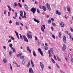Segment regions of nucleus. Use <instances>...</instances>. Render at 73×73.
Masks as SVG:
<instances>
[{
    "instance_id": "obj_61",
    "label": "nucleus",
    "mask_w": 73,
    "mask_h": 73,
    "mask_svg": "<svg viewBox=\"0 0 73 73\" xmlns=\"http://www.w3.org/2000/svg\"><path fill=\"white\" fill-rule=\"evenodd\" d=\"M10 13L9 12H8V15L9 16H10Z\"/></svg>"
},
{
    "instance_id": "obj_56",
    "label": "nucleus",
    "mask_w": 73,
    "mask_h": 73,
    "mask_svg": "<svg viewBox=\"0 0 73 73\" xmlns=\"http://www.w3.org/2000/svg\"><path fill=\"white\" fill-rule=\"evenodd\" d=\"M9 23H10V24H12V21L10 20V21H9Z\"/></svg>"
},
{
    "instance_id": "obj_37",
    "label": "nucleus",
    "mask_w": 73,
    "mask_h": 73,
    "mask_svg": "<svg viewBox=\"0 0 73 73\" xmlns=\"http://www.w3.org/2000/svg\"><path fill=\"white\" fill-rule=\"evenodd\" d=\"M52 37L53 38H54V39H55V38H56V37L54 35H52Z\"/></svg>"
},
{
    "instance_id": "obj_5",
    "label": "nucleus",
    "mask_w": 73,
    "mask_h": 73,
    "mask_svg": "<svg viewBox=\"0 0 73 73\" xmlns=\"http://www.w3.org/2000/svg\"><path fill=\"white\" fill-rule=\"evenodd\" d=\"M23 37L24 38V41H26V42H28V39H27V38L26 36H25V35H23Z\"/></svg>"
},
{
    "instance_id": "obj_60",
    "label": "nucleus",
    "mask_w": 73,
    "mask_h": 73,
    "mask_svg": "<svg viewBox=\"0 0 73 73\" xmlns=\"http://www.w3.org/2000/svg\"><path fill=\"white\" fill-rule=\"evenodd\" d=\"M19 54V56H20L22 54V53H20Z\"/></svg>"
},
{
    "instance_id": "obj_38",
    "label": "nucleus",
    "mask_w": 73,
    "mask_h": 73,
    "mask_svg": "<svg viewBox=\"0 0 73 73\" xmlns=\"http://www.w3.org/2000/svg\"><path fill=\"white\" fill-rule=\"evenodd\" d=\"M18 5L21 8L22 7V6H21V4H20V3H18Z\"/></svg>"
},
{
    "instance_id": "obj_31",
    "label": "nucleus",
    "mask_w": 73,
    "mask_h": 73,
    "mask_svg": "<svg viewBox=\"0 0 73 73\" xmlns=\"http://www.w3.org/2000/svg\"><path fill=\"white\" fill-rule=\"evenodd\" d=\"M51 59L53 63L54 64H55V61H54V60H53V58H51Z\"/></svg>"
},
{
    "instance_id": "obj_51",
    "label": "nucleus",
    "mask_w": 73,
    "mask_h": 73,
    "mask_svg": "<svg viewBox=\"0 0 73 73\" xmlns=\"http://www.w3.org/2000/svg\"><path fill=\"white\" fill-rule=\"evenodd\" d=\"M20 13L21 15H23V11H20Z\"/></svg>"
},
{
    "instance_id": "obj_23",
    "label": "nucleus",
    "mask_w": 73,
    "mask_h": 73,
    "mask_svg": "<svg viewBox=\"0 0 73 73\" xmlns=\"http://www.w3.org/2000/svg\"><path fill=\"white\" fill-rule=\"evenodd\" d=\"M33 53L34 56H35V57H36V53H35V50H34L33 51Z\"/></svg>"
},
{
    "instance_id": "obj_49",
    "label": "nucleus",
    "mask_w": 73,
    "mask_h": 73,
    "mask_svg": "<svg viewBox=\"0 0 73 73\" xmlns=\"http://www.w3.org/2000/svg\"><path fill=\"white\" fill-rule=\"evenodd\" d=\"M35 39L37 41L38 40V39H37V37H36V36H35Z\"/></svg>"
},
{
    "instance_id": "obj_45",
    "label": "nucleus",
    "mask_w": 73,
    "mask_h": 73,
    "mask_svg": "<svg viewBox=\"0 0 73 73\" xmlns=\"http://www.w3.org/2000/svg\"><path fill=\"white\" fill-rule=\"evenodd\" d=\"M4 13L5 15V14L7 13V10H4Z\"/></svg>"
},
{
    "instance_id": "obj_20",
    "label": "nucleus",
    "mask_w": 73,
    "mask_h": 73,
    "mask_svg": "<svg viewBox=\"0 0 73 73\" xmlns=\"http://www.w3.org/2000/svg\"><path fill=\"white\" fill-rule=\"evenodd\" d=\"M3 61L4 63H7V60L6 59H5V58H3Z\"/></svg>"
},
{
    "instance_id": "obj_46",
    "label": "nucleus",
    "mask_w": 73,
    "mask_h": 73,
    "mask_svg": "<svg viewBox=\"0 0 73 73\" xmlns=\"http://www.w3.org/2000/svg\"><path fill=\"white\" fill-rule=\"evenodd\" d=\"M48 23H51V20L50 19H49L48 21Z\"/></svg>"
},
{
    "instance_id": "obj_29",
    "label": "nucleus",
    "mask_w": 73,
    "mask_h": 73,
    "mask_svg": "<svg viewBox=\"0 0 73 73\" xmlns=\"http://www.w3.org/2000/svg\"><path fill=\"white\" fill-rule=\"evenodd\" d=\"M54 58L55 60H57V58H56V56L55 55H54Z\"/></svg>"
},
{
    "instance_id": "obj_64",
    "label": "nucleus",
    "mask_w": 73,
    "mask_h": 73,
    "mask_svg": "<svg viewBox=\"0 0 73 73\" xmlns=\"http://www.w3.org/2000/svg\"><path fill=\"white\" fill-rule=\"evenodd\" d=\"M35 3L36 4H38V2L36 1H35Z\"/></svg>"
},
{
    "instance_id": "obj_10",
    "label": "nucleus",
    "mask_w": 73,
    "mask_h": 73,
    "mask_svg": "<svg viewBox=\"0 0 73 73\" xmlns=\"http://www.w3.org/2000/svg\"><path fill=\"white\" fill-rule=\"evenodd\" d=\"M25 8L26 11H28L29 7H28V6H27L26 4L25 5Z\"/></svg>"
},
{
    "instance_id": "obj_8",
    "label": "nucleus",
    "mask_w": 73,
    "mask_h": 73,
    "mask_svg": "<svg viewBox=\"0 0 73 73\" xmlns=\"http://www.w3.org/2000/svg\"><path fill=\"white\" fill-rule=\"evenodd\" d=\"M60 25L61 27H64L65 26V23L63 22H61Z\"/></svg>"
},
{
    "instance_id": "obj_55",
    "label": "nucleus",
    "mask_w": 73,
    "mask_h": 73,
    "mask_svg": "<svg viewBox=\"0 0 73 73\" xmlns=\"http://www.w3.org/2000/svg\"><path fill=\"white\" fill-rule=\"evenodd\" d=\"M23 15H21V14H20V16H21V17H22V18L24 19V16H23Z\"/></svg>"
},
{
    "instance_id": "obj_44",
    "label": "nucleus",
    "mask_w": 73,
    "mask_h": 73,
    "mask_svg": "<svg viewBox=\"0 0 73 73\" xmlns=\"http://www.w3.org/2000/svg\"><path fill=\"white\" fill-rule=\"evenodd\" d=\"M64 11H66V7H64Z\"/></svg>"
},
{
    "instance_id": "obj_24",
    "label": "nucleus",
    "mask_w": 73,
    "mask_h": 73,
    "mask_svg": "<svg viewBox=\"0 0 73 73\" xmlns=\"http://www.w3.org/2000/svg\"><path fill=\"white\" fill-rule=\"evenodd\" d=\"M41 28L42 31L43 32H44L45 31H44V29L43 28V27H42V26H41Z\"/></svg>"
},
{
    "instance_id": "obj_4",
    "label": "nucleus",
    "mask_w": 73,
    "mask_h": 73,
    "mask_svg": "<svg viewBox=\"0 0 73 73\" xmlns=\"http://www.w3.org/2000/svg\"><path fill=\"white\" fill-rule=\"evenodd\" d=\"M40 67L42 69V70H43V69L44 68V65L41 62H40Z\"/></svg>"
},
{
    "instance_id": "obj_53",
    "label": "nucleus",
    "mask_w": 73,
    "mask_h": 73,
    "mask_svg": "<svg viewBox=\"0 0 73 73\" xmlns=\"http://www.w3.org/2000/svg\"><path fill=\"white\" fill-rule=\"evenodd\" d=\"M39 7L40 9H42V7H41V5H40L39 6Z\"/></svg>"
},
{
    "instance_id": "obj_42",
    "label": "nucleus",
    "mask_w": 73,
    "mask_h": 73,
    "mask_svg": "<svg viewBox=\"0 0 73 73\" xmlns=\"http://www.w3.org/2000/svg\"><path fill=\"white\" fill-rule=\"evenodd\" d=\"M68 57H70V56H71V55L70 54V53H68Z\"/></svg>"
},
{
    "instance_id": "obj_17",
    "label": "nucleus",
    "mask_w": 73,
    "mask_h": 73,
    "mask_svg": "<svg viewBox=\"0 0 73 73\" xmlns=\"http://www.w3.org/2000/svg\"><path fill=\"white\" fill-rule=\"evenodd\" d=\"M31 62L32 64V66L33 67H34V64H33V61H32V60L31 59Z\"/></svg>"
},
{
    "instance_id": "obj_40",
    "label": "nucleus",
    "mask_w": 73,
    "mask_h": 73,
    "mask_svg": "<svg viewBox=\"0 0 73 73\" xmlns=\"http://www.w3.org/2000/svg\"><path fill=\"white\" fill-rule=\"evenodd\" d=\"M52 25H53V26H54V27H56V26H57L56 25V24H55V23H53Z\"/></svg>"
},
{
    "instance_id": "obj_52",
    "label": "nucleus",
    "mask_w": 73,
    "mask_h": 73,
    "mask_svg": "<svg viewBox=\"0 0 73 73\" xmlns=\"http://www.w3.org/2000/svg\"><path fill=\"white\" fill-rule=\"evenodd\" d=\"M42 26L44 29H45V25H42Z\"/></svg>"
},
{
    "instance_id": "obj_57",
    "label": "nucleus",
    "mask_w": 73,
    "mask_h": 73,
    "mask_svg": "<svg viewBox=\"0 0 73 73\" xmlns=\"http://www.w3.org/2000/svg\"><path fill=\"white\" fill-rule=\"evenodd\" d=\"M16 65H17V67H19V68H20V65L19 66V65H18V64H17Z\"/></svg>"
},
{
    "instance_id": "obj_2",
    "label": "nucleus",
    "mask_w": 73,
    "mask_h": 73,
    "mask_svg": "<svg viewBox=\"0 0 73 73\" xmlns=\"http://www.w3.org/2000/svg\"><path fill=\"white\" fill-rule=\"evenodd\" d=\"M46 6L48 10L49 11H51V9L50 8V5L48 3H47L46 4Z\"/></svg>"
},
{
    "instance_id": "obj_59",
    "label": "nucleus",
    "mask_w": 73,
    "mask_h": 73,
    "mask_svg": "<svg viewBox=\"0 0 73 73\" xmlns=\"http://www.w3.org/2000/svg\"><path fill=\"white\" fill-rule=\"evenodd\" d=\"M56 66L57 68H58L59 69H60V67H59V66L57 65V64H56Z\"/></svg>"
},
{
    "instance_id": "obj_26",
    "label": "nucleus",
    "mask_w": 73,
    "mask_h": 73,
    "mask_svg": "<svg viewBox=\"0 0 73 73\" xmlns=\"http://www.w3.org/2000/svg\"><path fill=\"white\" fill-rule=\"evenodd\" d=\"M24 16L25 19H26V13H25V11H24Z\"/></svg>"
},
{
    "instance_id": "obj_15",
    "label": "nucleus",
    "mask_w": 73,
    "mask_h": 73,
    "mask_svg": "<svg viewBox=\"0 0 73 73\" xmlns=\"http://www.w3.org/2000/svg\"><path fill=\"white\" fill-rule=\"evenodd\" d=\"M42 9L44 11H46V8L44 6H42Z\"/></svg>"
},
{
    "instance_id": "obj_50",
    "label": "nucleus",
    "mask_w": 73,
    "mask_h": 73,
    "mask_svg": "<svg viewBox=\"0 0 73 73\" xmlns=\"http://www.w3.org/2000/svg\"><path fill=\"white\" fill-rule=\"evenodd\" d=\"M15 16L16 17H17V13L16 12H15Z\"/></svg>"
},
{
    "instance_id": "obj_43",
    "label": "nucleus",
    "mask_w": 73,
    "mask_h": 73,
    "mask_svg": "<svg viewBox=\"0 0 73 73\" xmlns=\"http://www.w3.org/2000/svg\"><path fill=\"white\" fill-rule=\"evenodd\" d=\"M14 4L15 5V7H16V6L18 5L17 4V3L16 2H15L14 3Z\"/></svg>"
},
{
    "instance_id": "obj_11",
    "label": "nucleus",
    "mask_w": 73,
    "mask_h": 73,
    "mask_svg": "<svg viewBox=\"0 0 73 73\" xmlns=\"http://www.w3.org/2000/svg\"><path fill=\"white\" fill-rule=\"evenodd\" d=\"M15 33L16 35L19 40L20 39V38H19V34L17 32H16V31H15Z\"/></svg>"
},
{
    "instance_id": "obj_32",
    "label": "nucleus",
    "mask_w": 73,
    "mask_h": 73,
    "mask_svg": "<svg viewBox=\"0 0 73 73\" xmlns=\"http://www.w3.org/2000/svg\"><path fill=\"white\" fill-rule=\"evenodd\" d=\"M70 30L71 31V32H73V29L71 28V27H70Z\"/></svg>"
},
{
    "instance_id": "obj_19",
    "label": "nucleus",
    "mask_w": 73,
    "mask_h": 73,
    "mask_svg": "<svg viewBox=\"0 0 73 73\" xmlns=\"http://www.w3.org/2000/svg\"><path fill=\"white\" fill-rule=\"evenodd\" d=\"M37 42L38 43V46H40L39 45L41 44V41L39 40H38L37 41Z\"/></svg>"
},
{
    "instance_id": "obj_25",
    "label": "nucleus",
    "mask_w": 73,
    "mask_h": 73,
    "mask_svg": "<svg viewBox=\"0 0 73 73\" xmlns=\"http://www.w3.org/2000/svg\"><path fill=\"white\" fill-rule=\"evenodd\" d=\"M61 33V32H59V33L58 35V37L59 38H61V35H62Z\"/></svg>"
},
{
    "instance_id": "obj_28",
    "label": "nucleus",
    "mask_w": 73,
    "mask_h": 73,
    "mask_svg": "<svg viewBox=\"0 0 73 73\" xmlns=\"http://www.w3.org/2000/svg\"><path fill=\"white\" fill-rule=\"evenodd\" d=\"M44 49L45 50H47L48 49V46H44Z\"/></svg>"
},
{
    "instance_id": "obj_18",
    "label": "nucleus",
    "mask_w": 73,
    "mask_h": 73,
    "mask_svg": "<svg viewBox=\"0 0 73 73\" xmlns=\"http://www.w3.org/2000/svg\"><path fill=\"white\" fill-rule=\"evenodd\" d=\"M34 20L35 21V22H36L37 23H40V21L38 20H37V19H34Z\"/></svg>"
},
{
    "instance_id": "obj_36",
    "label": "nucleus",
    "mask_w": 73,
    "mask_h": 73,
    "mask_svg": "<svg viewBox=\"0 0 73 73\" xmlns=\"http://www.w3.org/2000/svg\"><path fill=\"white\" fill-rule=\"evenodd\" d=\"M22 64L23 65H24V64H25V62L24 61V60H22Z\"/></svg>"
},
{
    "instance_id": "obj_63",
    "label": "nucleus",
    "mask_w": 73,
    "mask_h": 73,
    "mask_svg": "<svg viewBox=\"0 0 73 73\" xmlns=\"http://www.w3.org/2000/svg\"><path fill=\"white\" fill-rule=\"evenodd\" d=\"M30 61L29 60L28 61V64L30 65Z\"/></svg>"
},
{
    "instance_id": "obj_16",
    "label": "nucleus",
    "mask_w": 73,
    "mask_h": 73,
    "mask_svg": "<svg viewBox=\"0 0 73 73\" xmlns=\"http://www.w3.org/2000/svg\"><path fill=\"white\" fill-rule=\"evenodd\" d=\"M56 57L57 58V59L58 61H60V62H61V59L59 58V57L58 56H56Z\"/></svg>"
},
{
    "instance_id": "obj_34",
    "label": "nucleus",
    "mask_w": 73,
    "mask_h": 73,
    "mask_svg": "<svg viewBox=\"0 0 73 73\" xmlns=\"http://www.w3.org/2000/svg\"><path fill=\"white\" fill-rule=\"evenodd\" d=\"M37 12H38V13H40V11H39V9H38L37 10Z\"/></svg>"
},
{
    "instance_id": "obj_35",
    "label": "nucleus",
    "mask_w": 73,
    "mask_h": 73,
    "mask_svg": "<svg viewBox=\"0 0 73 73\" xmlns=\"http://www.w3.org/2000/svg\"><path fill=\"white\" fill-rule=\"evenodd\" d=\"M24 56H20V58L21 60H22V59H23L24 58Z\"/></svg>"
},
{
    "instance_id": "obj_1",
    "label": "nucleus",
    "mask_w": 73,
    "mask_h": 73,
    "mask_svg": "<svg viewBox=\"0 0 73 73\" xmlns=\"http://www.w3.org/2000/svg\"><path fill=\"white\" fill-rule=\"evenodd\" d=\"M27 37L28 38L31 39L32 38V35H31V33L30 31H29V33H27Z\"/></svg>"
},
{
    "instance_id": "obj_7",
    "label": "nucleus",
    "mask_w": 73,
    "mask_h": 73,
    "mask_svg": "<svg viewBox=\"0 0 73 73\" xmlns=\"http://www.w3.org/2000/svg\"><path fill=\"white\" fill-rule=\"evenodd\" d=\"M29 73H34V72L33 70V69L32 68H30L29 69Z\"/></svg>"
},
{
    "instance_id": "obj_14",
    "label": "nucleus",
    "mask_w": 73,
    "mask_h": 73,
    "mask_svg": "<svg viewBox=\"0 0 73 73\" xmlns=\"http://www.w3.org/2000/svg\"><path fill=\"white\" fill-rule=\"evenodd\" d=\"M48 53L49 55V57H51L52 56V54L50 53V51L49 50H48Z\"/></svg>"
},
{
    "instance_id": "obj_13",
    "label": "nucleus",
    "mask_w": 73,
    "mask_h": 73,
    "mask_svg": "<svg viewBox=\"0 0 73 73\" xmlns=\"http://www.w3.org/2000/svg\"><path fill=\"white\" fill-rule=\"evenodd\" d=\"M66 49V45L65 44H64L62 48V49L63 50H65Z\"/></svg>"
},
{
    "instance_id": "obj_27",
    "label": "nucleus",
    "mask_w": 73,
    "mask_h": 73,
    "mask_svg": "<svg viewBox=\"0 0 73 73\" xmlns=\"http://www.w3.org/2000/svg\"><path fill=\"white\" fill-rule=\"evenodd\" d=\"M12 51H10L9 52V54L10 56H11L12 54Z\"/></svg>"
},
{
    "instance_id": "obj_41",
    "label": "nucleus",
    "mask_w": 73,
    "mask_h": 73,
    "mask_svg": "<svg viewBox=\"0 0 73 73\" xmlns=\"http://www.w3.org/2000/svg\"><path fill=\"white\" fill-rule=\"evenodd\" d=\"M38 50L39 52H40L41 51V49L40 48H38Z\"/></svg>"
},
{
    "instance_id": "obj_54",
    "label": "nucleus",
    "mask_w": 73,
    "mask_h": 73,
    "mask_svg": "<svg viewBox=\"0 0 73 73\" xmlns=\"http://www.w3.org/2000/svg\"><path fill=\"white\" fill-rule=\"evenodd\" d=\"M65 33H66V34H68V35H69V33H68V31H65Z\"/></svg>"
},
{
    "instance_id": "obj_21",
    "label": "nucleus",
    "mask_w": 73,
    "mask_h": 73,
    "mask_svg": "<svg viewBox=\"0 0 73 73\" xmlns=\"http://www.w3.org/2000/svg\"><path fill=\"white\" fill-rule=\"evenodd\" d=\"M67 10L68 12H69V13H70V12H71V11H70V8H68Z\"/></svg>"
},
{
    "instance_id": "obj_12",
    "label": "nucleus",
    "mask_w": 73,
    "mask_h": 73,
    "mask_svg": "<svg viewBox=\"0 0 73 73\" xmlns=\"http://www.w3.org/2000/svg\"><path fill=\"white\" fill-rule=\"evenodd\" d=\"M56 13L57 15H61V12H60L58 10H56Z\"/></svg>"
},
{
    "instance_id": "obj_33",
    "label": "nucleus",
    "mask_w": 73,
    "mask_h": 73,
    "mask_svg": "<svg viewBox=\"0 0 73 73\" xmlns=\"http://www.w3.org/2000/svg\"><path fill=\"white\" fill-rule=\"evenodd\" d=\"M12 46H13V45H12V43H11L9 44V47L10 48H12Z\"/></svg>"
},
{
    "instance_id": "obj_39",
    "label": "nucleus",
    "mask_w": 73,
    "mask_h": 73,
    "mask_svg": "<svg viewBox=\"0 0 73 73\" xmlns=\"http://www.w3.org/2000/svg\"><path fill=\"white\" fill-rule=\"evenodd\" d=\"M19 35L20 36L21 39V40H23V36H22V35H21V34H19Z\"/></svg>"
},
{
    "instance_id": "obj_48",
    "label": "nucleus",
    "mask_w": 73,
    "mask_h": 73,
    "mask_svg": "<svg viewBox=\"0 0 73 73\" xmlns=\"http://www.w3.org/2000/svg\"><path fill=\"white\" fill-rule=\"evenodd\" d=\"M16 24L17 25H20V23H19L17 22L16 23Z\"/></svg>"
},
{
    "instance_id": "obj_62",
    "label": "nucleus",
    "mask_w": 73,
    "mask_h": 73,
    "mask_svg": "<svg viewBox=\"0 0 73 73\" xmlns=\"http://www.w3.org/2000/svg\"><path fill=\"white\" fill-rule=\"evenodd\" d=\"M30 65V64H28L27 65V67H28V68H29V66Z\"/></svg>"
},
{
    "instance_id": "obj_47",
    "label": "nucleus",
    "mask_w": 73,
    "mask_h": 73,
    "mask_svg": "<svg viewBox=\"0 0 73 73\" xmlns=\"http://www.w3.org/2000/svg\"><path fill=\"white\" fill-rule=\"evenodd\" d=\"M40 53V54L42 55V56L43 55V53H42V52L41 51L39 52Z\"/></svg>"
},
{
    "instance_id": "obj_9",
    "label": "nucleus",
    "mask_w": 73,
    "mask_h": 73,
    "mask_svg": "<svg viewBox=\"0 0 73 73\" xmlns=\"http://www.w3.org/2000/svg\"><path fill=\"white\" fill-rule=\"evenodd\" d=\"M50 50L52 54H54V50H53V48H51Z\"/></svg>"
},
{
    "instance_id": "obj_22",
    "label": "nucleus",
    "mask_w": 73,
    "mask_h": 73,
    "mask_svg": "<svg viewBox=\"0 0 73 73\" xmlns=\"http://www.w3.org/2000/svg\"><path fill=\"white\" fill-rule=\"evenodd\" d=\"M27 50H28L30 52V53H31V50H30L29 48V46H27Z\"/></svg>"
},
{
    "instance_id": "obj_58",
    "label": "nucleus",
    "mask_w": 73,
    "mask_h": 73,
    "mask_svg": "<svg viewBox=\"0 0 73 73\" xmlns=\"http://www.w3.org/2000/svg\"><path fill=\"white\" fill-rule=\"evenodd\" d=\"M11 41H12V40L11 39H9L8 41V42H11Z\"/></svg>"
},
{
    "instance_id": "obj_30",
    "label": "nucleus",
    "mask_w": 73,
    "mask_h": 73,
    "mask_svg": "<svg viewBox=\"0 0 73 73\" xmlns=\"http://www.w3.org/2000/svg\"><path fill=\"white\" fill-rule=\"evenodd\" d=\"M9 65L11 70H12V65H11V64H10Z\"/></svg>"
},
{
    "instance_id": "obj_6",
    "label": "nucleus",
    "mask_w": 73,
    "mask_h": 73,
    "mask_svg": "<svg viewBox=\"0 0 73 73\" xmlns=\"http://www.w3.org/2000/svg\"><path fill=\"white\" fill-rule=\"evenodd\" d=\"M63 40L64 43H66V36H63Z\"/></svg>"
},
{
    "instance_id": "obj_3",
    "label": "nucleus",
    "mask_w": 73,
    "mask_h": 73,
    "mask_svg": "<svg viewBox=\"0 0 73 73\" xmlns=\"http://www.w3.org/2000/svg\"><path fill=\"white\" fill-rule=\"evenodd\" d=\"M36 9L34 7L32 8L31 10V11L33 12V13H35L36 12Z\"/></svg>"
}]
</instances>
